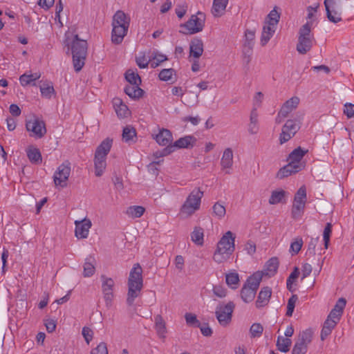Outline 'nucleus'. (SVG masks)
<instances>
[{"label":"nucleus","mask_w":354,"mask_h":354,"mask_svg":"<svg viewBox=\"0 0 354 354\" xmlns=\"http://www.w3.org/2000/svg\"><path fill=\"white\" fill-rule=\"evenodd\" d=\"M142 269L139 263L133 265L131 270L128 279V292L127 297V304L131 307L136 298L138 297L143 287Z\"/></svg>","instance_id":"obj_1"},{"label":"nucleus","mask_w":354,"mask_h":354,"mask_svg":"<svg viewBox=\"0 0 354 354\" xmlns=\"http://www.w3.org/2000/svg\"><path fill=\"white\" fill-rule=\"evenodd\" d=\"M131 18L122 10H118L113 16L111 41L114 44H120L127 35L130 26Z\"/></svg>","instance_id":"obj_2"},{"label":"nucleus","mask_w":354,"mask_h":354,"mask_svg":"<svg viewBox=\"0 0 354 354\" xmlns=\"http://www.w3.org/2000/svg\"><path fill=\"white\" fill-rule=\"evenodd\" d=\"M235 236L231 231H227L217 244L213 259L217 263L226 261L234 250Z\"/></svg>","instance_id":"obj_3"},{"label":"nucleus","mask_w":354,"mask_h":354,"mask_svg":"<svg viewBox=\"0 0 354 354\" xmlns=\"http://www.w3.org/2000/svg\"><path fill=\"white\" fill-rule=\"evenodd\" d=\"M71 51L75 71L79 72L82 70L85 64L87 54L86 41L80 39L78 35H75L71 43Z\"/></svg>","instance_id":"obj_4"},{"label":"nucleus","mask_w":354,"mask_h":354,"mask_svg":"<svg viewBox=\"0 0 354 354\" xmlns=\"http://www.w3.org/2000/svg\"><path fill=\"white\" fill-rule=\"evenodd\" d=\"M204 194L200 188H194L187 196L185 201L180 209V215L189 217L200 209L201 199Z\"/></svg>","instance_id":"obj_5"},{"label":"nucleus","mask_w":354,"mask_h":354,"mask_svg":"<svg viewBox=\"0 0 354 354\" xmlns=\"http://www.w3.org/2000/svg\"><path fill=\"white\" fill-rule=\"evenodd\" d=\"M312 25V22L308 21L299 28L297 50L301 55L307 53L313 47L314 36L311 33Z\"/></svg>","instance_id":"obj_6"},{"label":"nucleus","mask_w":354,"mask_h":354,"mask_svg":"<svg viewBox=\"0 0 354 354\" xmlns=\"http://www.w3.org/2000/svg\"><path fill=\"white\" fill-rule=\"evenodd\" d=\"M262 280V274L256 272L250 277L241 290V297L245 303L252 301Z\"/></svg>","instance_id":"obj_7"},{"label":"nucleus","mask_w":354,"mask_h":354,"mask_svg":"<svg viewBox=\"0 0 354 354\" xmlns=\"http://www.w3.org/2000/svg\"><path fill=\"white\" fill-rule=\"evenodd\" d=\"M348 0H324V6L328 19L334 24L342 21V14Z\"/></svg>","instance_id":"obj_8"},{"label":"nucleus","mask_w":354,"mask_h":354,"mask_svg":"<svg viewBox=\"0 0 354 354\" xmlns=\"http://www.w3.org/2000/svg\"><path fill=\"white\" fill-rule=\"evenodd\" d=\"M300 128V118L288 120L282 127L281 133L279 135L280 144L283 145L290 140L297 133Z\"/></svg>","instance_id":"obj_9"},{"label":"nucleus","mask_w":354,"mask_h":354,"mask_svg":"<svg viewBox=\"0 0 354 354\" xmlns=\"http://www.w3.org/2000/svg\"><path fill=\"white\" fill-rule=\"evenodd\" d=\"M199 15H202V14L198 12L197 15H192L185 24L180 26L181 30L179 32L185 35H192L201 32L204 26V18L198 17Z\"/></svg>","instance_id":"obj_10"},{"label":"nucleus","mask_w":354,"mask_h":354,"mask_svg":"<svg viewBox=\"0 0 354 354\" xmlns=\"http://www.w3.org/2000/svg\"><path fill=\"white\" fill-rule=\"evenodd\" d=\"M234 307L235 305L232 301L225 305L220 304L216 307V317L221 325L227 326L231 322Z\"/></svg>","instance_id":"obj_11"},{"label":"nucleus","mask_w":354,"mask_h":354,"mask_svg":"<svg viewBox=\"0 0 354 354\" xmlns=\"http://www.w3.org/2000/svg\"><path fill=\"white\" fill-rule=\"evenodd\" d=\"M71 171V162L68 160L64 161L60 165L53 176V180L56 186L65 187L67 185L66 181L68 179Z\"/></svg>","instance_id":"obj_12"},{"label":"nucleus","mask_w":354,"mask_h":354,"mask_svg":"<svg viewBox=\"0 0 354 354\" xmlns=\"http://www.w3.org/2000/svg\"><path fill=\"white\" fill-rule=\"evenodd\" d=\"M26 130L30 132V136L35 138H41L46 133L44 122L37 118H33L26 121Z\"/></svg>","instance_id":"obj_13"},{"label":"nucleus","mask_w":354,"mask_h":354,"mask_svg":"<svg viewBox=\"0 0 354 354\" xmlns=\"http://www.w3.org/2000/svg\"><path fill=\"white\" fill-rule=\"evenodd\" d=\"M101 279L102 289L105 304L107 308H110L112 306L113 299V287L115 283L113 279L106 277L104 275L101 276Z\"/></svg>","instance_id":"obj_14"},{"label":"nucleus","mask_w":354,"mask_h":354,"mask_svg":"<svg viewBox=\"0 0 354 354\" xmlns=\"http://www.w3.org/2000/svg\"><path fill=\"white\" fill-rule=\"evenodd\" d=\"M75 235L77 239L87 238L92 224L88 218H84L82 221H75Z\"/></svg>","instance_id":"obj_15"},{"label":"nucleus","mask_w":354,"mask_h":354,"mask_svg":"<svg viewBox=\"0 0 354 354\" xmlns=\"http://www.w3.org/2000/svg\"><path fill=\"white\" fill-rule=\"evenodd\" d=\"M308 152V149L298 147L289 154L288 161L294 165L301 166V169L302 170L305 167V163L301 162V160Z\"/></svg>","instance_id":"obj_16"},{"label":"nucleus","mask_w":354,"mask_h":354,"mask_svg":"<svg viewBox=\"0 0 354 354\" xmlns=\"http://www.w3.org/2000/svg\"><path fill=\"white\" fill-rule=\"evenodd\" d=\"M157 143L161 146H171L173 136L171 131L166 129L160 130L159 133L154 136Z\"/></svg>","instance_id":"obj_17"},{"label":"nucleus","mask_w":354,"mask_h":354,"mask_svg":"<svg viewBox=\"0 0 354 354\" xmlns=\"http://www.w3.org/2000/svg\"><path fill=\"white\" fill-rule=\"evenodd\" d=\"M196 142V138L193 136H186L183 138H180L177 140L174 145L170 147H174V151L175 148L184 149V148H192Z\"/></svg>","instance_id":"obj_18"},{"label":"nucleus","mask_w":354,"mask_h":354,"mask_svg":"<svg viewBox=\"0 0 354 354\" xmlns=\"http://www.w3.org/2000/svg\"><path fill=\"white\" fill-rule=\"evenodd\" d=\"M299 102L300 100L297 96H293L289 100H286L283 104L279 110L281 111V113H284L286 116H288L292 111H293L297 108Z\"/></svg>","instance_id":"obj_19"},{"label":"nucleus","mask_w":354,"mask_h":354,"mask_svg":"<svg viewBox=\"0 0 354 354\" xmlns=\"http://www.w3.org/2000/svg\"><path fill=\"white\" fill-rule=\"evenodd\" d=\"M203 53V43L201 39L194 38L189 46V55L191 57L198 59Z\"/></svg>","instance_id":"obj_20"},{"label":"nucleus","mask_w":354,"mask_h":354,"mask_svg":"<svg viewBox=\"0 0 354 354\" xmlns=\"http://www.w3.org/2000/svg\"><path fill=\"white\" fill-rule=\"evenodd\" d=\"M271 295L272 290L270 288L266 286L261 288L256 301L257 308H259L266 306L270 301Z\"/></svg>","instance_id":"obj_21"},{"label":"nucleus","mask_w":354,"mask_h":354,"mask_svg":"<svg viewBox=\"0 0 354 354\" xmlns=\"http://www.w3.org/2000/svg\"><path fill=\"white\" fill-rule=\"evenodd\" d=\"M300 171H301V166L294 165L288 162L286 165L279 170L277 174V178L283 179Z\"/></svg>","instance_id":"obj_22"},{"label":"nucleus","mask_w":354,"mask_h":354,"mask_svg":"<svg viewBox=\"0 0 354 354\" xmlns=\"http://www.w3.org/2000/svg\"><path fill=\"white\" fill-rule=\"evenodd\" d=\"M276 27L277 26H270L269 24L264 23L260 40L262 46H266L273 36L276 30Z\"/></svg>","instance_id":"obj_23"},{"label":"nucleus","mask_w":354,"mask_h":354,"mask_svg":"<svg viewBox=\"0 0 354 354\" xmlns=\"http://www.w3.org/2000/svg\"><path fill=\"white\" fill-rule=\"evenodd\" d=\"M279 263V262L277 257H272L266 262L265 269L261 273L262 275L266 274L268 277L274 276L277 271Z\"/></svg>","instance_id":"obj_24"},{"label":"nucleus","mask_w":354,"mask_h":354,"mask_svg":"<svg viewBox=\"0 0 354 354\" xmlns=\"http://www.w3.org/2000/svg\"><path fill=\"white\" fill-rule=\"evenodd\" d=\"M113 140L110 138H106L97 147L95 151V156L106 158V156L111 150Z\"/></svg>","instance_id":"obj_25"},{"label":"nucleus","mask_w":354,"mask_h":354,"mask_svg":"<svg viewBox=\"0 0 354 354\" xmlns=\"http://www.w3.org/2000/svg\"><path fill=\"white\" fill-rule=\"evenodd\" d=\"M41 77L40 73L27 74L24 73L19 77V82L22 86L35 85V81Z\"/></svg>","instance_id":"obj_26"},{"label":"nucleus","mask_w":354,"mask_h":354,"mask_svg":"<svg viewBox=\"0 0 354 354\" xmlns=\"http://www.w3.org/2000/svg\"><path fill=\"white\" fill-rule=\"evenodd\" d=\"M258 117L257 109L253 108L250 113V123L248 124V131L252 135L256 134L259 131Z\"/></svg>","instance_id":"obj_27"},{"label":"nucleus","mask_w":354,"mask_h":354,"mask_svg":"<svg viewBox=\"0 0 354 354\" xmlns=\"http://www.w3.org/2000/svg\"><path fill=\"white\" fill-rule=\"evenodd\" d=\"M233 165V151L231 148H227L223 151L221 165L222 169H230Z\"/></svg>","instance_id":"obj_28"},{"label":"nucleus","mask_w":354,"mask_h":354,"mask_svg":"<svg viewBox=\"0 0 354 354\" xmlns=\"http://www.w3.org/2000/svg\"><path fill=\"white\" fill-rule=\"evenodd\" d=\"M337 323L335 322V321H333V319H330L327 317V319L325 320L322 331L320 337L322 340H324L330 333H332L333 330L335 328Z\"/></svg>","instance_id":"obj_29"},{"label":"nucleus","mask_w":354,"mask_h":354,"mask_svg":"<svg viewBox=\"0 0 354 354\" xmlns=\"http://www.w3.org/2000/svg\"><path fill=\"white\" fill-rule=\"evenodd\" d=\"M122 140L129 144L131 142H136V131L134 127L129 125L123 129Z\"/></svg>","instance_id":"obj_30"},{"label":"nucleus","mask_w":354,"mask_h":354,"mask_svg":"<svg viewBox=\"0 0 354 354\" xmlns=\"http://www.w3.org/2000/svg\"><path fill=\"white\" fill-rule=\"evenodd\" d=\"M228 0H214L212 12L214 17L221 16L227 4Z\"/></svg>","instance_id":"obj_31"},{"label":"nucleus","mask_w":354,"mask_h":354,"mask_svg":"<svg viewBox=\"0 0 354 354\" xmlns=\"http://www.w3.org/2000/svg\"><path fill=\"white\" fill-rule=\"evenodd\" d=\"M95 260L94 258L90 257L86 259L85 262L84 263V272L83 274L84 277H90L95 273Z\"/></svg>","instance_id":"obj_32"},{"label":"nucleus","mask_w":354,"mask_h":354,"mask_svg":"<svg viewBox=\"0 0 354 354\" xmlns=\"http://www.w3.org/2000/svg\"><path fill=\"white\" fill-rule=\"evenodd\" d=\"M114 107L118 117L126 118L129 114V111L127 105L123 104L120 99L114 100Z\"/></svg>","instance_id":"obj_33"},{"label":"nucleus","mask_w":354,"mask_h":354,"mask_svg":"<svg viewBox=\"0 0 354 354\" xmlns=\"http://www.w3.org/2000/svg\"><path fill=\"white\" fill-rule=\"evenodd\" d=\"M125 93L131 98H139L143 94V90L139 87L138 85L129 84L124 88Z\"/></svg>","instance_id":"obj_34"},{"label":"nucleus","mask_w":354,"mask_h":354,"mask_svg":"<svg viewBox=\"0 0 354 354\" xmlns=\"http://www.w3.org/2000/svg\"><path fill=\"white\" fill-rule=\"evenodd\" d=\"M94 164L95 176H101L106 167V158L95 155Z\"/></svg>","instance_id":"obj_35"},{"label":"nucleus","mask_w":354,"mask_h":354,"mask_svg":"<svg viewBox=\"0 0 354 354\" xmlns=\"http://www.w3.org/2000/svg\"><path fill=\"white\" fill-rule=\"evenodd\" d=\"M27 156L29 160L33 164H39L42 158L39 150L35 147H29L26 150Z\"/></svg>","instance_id":"obj_36"},{"label":"nucleus","mask_w":354,"mask_h":354,"mask_svg":"<svg viewBox=\"0 0 354 354\" xmlns=\"http://www.w3.org/2000/svg\"><path fill=\"white\" fill-rule=\"evenodd\" d=\"M155 328L160 337H165L167 332L165 322L161 315L155 317Z\"/></svg>","instance_id":"obj_37"},{"label":"nucleus","mask_w":354,"mask_h":354,"mask_svg":"<svg viewBox=\"0 0 354 354\" xmlns=\"http://www.w3.org/2000/svg\"><path fill=\"white\" fill-rule=\"evenodd\" d=\"M305 206L306 203L303 202L293 201L291 213L294 219H299L301 217Z\"/></svg>","instance_id":"obj_38"},{"label":"nucleus","mask_w":354,"mask_h":354,"mask_svg":"<svg viewBox=\"0 0 354 354\" xmlns=\"http://www.w3.org/2000/svg\"><path fill=\"white\" fill-rule=\"evenodd\" d=\"M292 344L290 339L284 337L283 336H279L277 341V346L279 351L283 353H287L290 350V347Z\"/></svg>","instance_id":"obj_39"},{"label":"nucleus","mask_w":354,"mask_h":354,"mask_svg":"<svg viewBox=\"0 0 354 354\" xmlns=\"http://www.w3.org/2000/svg\"><path fill=\"white\" fill-rule=\"evenodd\" d=\"M125 79L130 84L139 86L141 84V78L136 72V70H127L125 73Z\"/></svg>","instance_id":"obj_40"},{"label":"nucleus","mask_w":354,"mask_h":354,"mask_svg":"<svg viewBox=\"0 0 354 354\" xmlns=\"http://www.w3.org/2000/svg\"><path fill=\"white\" fill-rule=\"evenodd\" d=\"M255 39V31L251 30H247L245 32V48H248V52L252 51Z\"/></svg>","instance_id":"obj_41"},{"label":"nucleus","mask_w":354,"mask_h":354,"mask_svg":"<svg viewBox=\"0 0 354 354\" xmlns=\"http://www.w3.org/2000/svg\"><path fill=\"white\" fill-rule=\"evenodd\" d=\"M203 229L200 227H196L191 234L192 241L198 245H203Z\"/></svg>","instance_id":"obj_42"},{"label":"nucleus","mask_w":354,"mask_h":354,"mask_svg":"<svg viewBox=\"0 0 354 354\" xmlns=\"http://www.w3.org/2000/svg\"><path fill=\"white\" fill-rule=\"evenodd\" d=\"M313 338V332L310 329H306L302 331L299 336L298 341L299 344L305 345L308 347V345L311 342Z\"/></svg>","instance_id":"obj_43"},{"label":"nucleus","mask_w":354,"mask_h":354,"mask_svg":"<svg viewBox=\"0 0 354 354\" xmlns=\"http://www.w3.org/2000/svg\"><path fill=\"white\" fill-rule=\"evenodd\" d=\"M145 211V209L142 206H131L127 209V214L133 218H140L143 215Z\"/></svg>","instance_id":"obj_44"},{"label":"nucleus","mask_w":354,"mask_h":354,"mask_svg":"<svg viewBox=\"0 0 354 354\" xmlns=\"http://www.w3.org/2000/svg\"><path fill=\"white\" fill-rule=\"evenodd\" d=\"M303 240L301 237L295 238L290 243L289 252L292 256L299 253L303 245Z\"/></svg>","instance_id":"obj_45"},{"label":"nucleus","mask_w":354,"mask_h":354,"mask_svg":"<svg viewBox=\"0 0 354 354\" xmlns=\"http://www.w3.org/2000/svg\"><path fill=\"white\" fill-rule=\"evenodd\" d=\"M225 281L227 284L233 289L237 288L239 282V274L236 272H230L226 274Z\"/></svg>","instance_id":"obj_46"},{"label":"nucleus","mask_w":354,"mask_h":354,"mask_svg":"<svg viewBox=\"0 0 354 354\" xmlns=\"http://www.w3.org/2000/svg\"><path fill=\"white\" fill-rule=\"evenodd\" d=\"M280 18V15L278 13V12L274 9L270 11V12L267 16L265 24H269L270 26H277Z\"/></svg>","instance_id":"obj_47"},{"label":"nucleus","mask_w":354,"mask_h":354,"mask_svg":"<svg viewBox=\"0 0 354 354\" xmlns=\"http://www.w3.org/2000/svg\"><path fill=\"white\" fill-rule=\"evenodd\" d=\"M285 194L286 192L283 190L273 191L269 198V203L274 205L281 202L283 198L285 196Z\"/></svg>","instance_id":"obj_48"},{"label":"nucleus","mask_w":354,"mask_h":354,"mask_svg":"<svg viewBox=\"0 0 354 354\" xmlns=\"http://www.w3.org/2000/svg\"><path fill=\"white\" fill-rule=\"evenodd\" d=\"M213 214L215 216H216L218 219L223 218L225 214H226V209L225 207L218 202L216 203L213 207Z\"/></svg>","instance_id":"obj_49"},{"label":"nucleus","mask_w":354,"mask_h":354,"mask_svg":"<svg viewBox=\"0 0 354 354\" xmlns=\"http://www.w3.org/2000/svg\"><path fill=\"white\" fill-rule=\"evenodd\" d=\"M263 331V326L259 323L253 324L250 328V337L252 338L260 337Z\"/></svg>","instance_id":"obj_50"},{"label":"nucleus","mask_w":354,"mask_h":354,"mask_svg":"<svg viewBox=\"0 0 354 354\" xmlns=\"http://www.w3.org/2000/svg\"><path fill=\"white\" fill-rule=\"evenodd\" d=\"M299 274V269H298V268L295 267L287 279V281H286L287 288L290 292L294 291V290L292 289V285L294 283V281L298 278Z\"/></svg>","instance_id":"obj_51"},{"label":"nucleus","mask_w":354,"mask_h":354,"mask_svg":"<svg viewBox=\"0 0 354 354\" xmlns=\"http://www.w3.org/2000/svg\"><path fill=\"white\" fill-rule=\"evenodd\" d=\"M298 300V297L297 295H292L291 297L288 299L287 304V311L286 315L288 317H291L294 312V309L295 307L296 302Z\"/></svg>","instance_id":"obj_52"},{"label":"nucleus","mask_w":354,"mask_h":354,"mask_svg":"<svg viewBox=\"0 0 354 354\" xmlns=\"http://www.w3.org/2000/svg\"><path fill=\"white\" fill-rule=\"evenodd\" d=\"M40 91L43 96L50 98L54 93V88L50 83H44L40 86Z\"/></svg>","instance_id":"obj_53"},{"label":"nucleus","mask_w":354,"mask_h":354,"mask_svg":"<svg viewBox=\"0 0 354 354\" xmlns=\"http://www.w3.org/2000/svg\"><path fill=\"white\" fill-rule=\"evenodd\" d=\"M306 189L304 185L301 186L296 192L294 201L306 203Z\"/></svg>","instance_id":"obj_54"},{"label":"nucleus","mask_w":354,"mask_h":354,"mask_svg":"<svg viewBox=\"0 0 354 354\" xmlns=\"http://www.w3.org/2000/svg\"><path fill=\"white\" fill-rule=\"evenodd\" d=\"M152 59L153 61L151 63V66L152 68L157 67L160 63L167 59L166 55L158 53H154Z\"/></svg>","instance_id":"obj_55"},{"label":"nucleus","mask_w":354,"mask_h":354,"mask_svg":"<svg viewBox=\"0 0 354 354\" xmlns=\"http://www.w3.org/2000/svg\"><path fill=\"white\" fill-rule=\"evenodd\" d=\"M174 73V70L173 68H165L160 72L158 77L162 81H168L171 80Z\"/></svg>","instance_id":"obj_56"},{"label":"nucleus","mask_w":354,"mask_h":354,"mask_svg":"<svg viewBox=\"0 0 354 354\" xmlns=\"http://www.w3.org/2000/svg\"><path fill=\"white\" fill-rule=\"evenodd\" d=\"M186 323L189 326H194L199 327L200 322L197 319L196 316L192 313H187L185 315Z\"/></svg>","instance_id":"obj_57"},{"label":"nucleus","mask_w":354,"mask_h":354,"mask_svg":"<svg viewBox=\"0 0 354 354\" xmlns=\"http://www.w3.org/2000/svg\"><path fill=\"white\" fill-rule=\"evenodd\" d=\"M332 232V225L330 223H328L325 226L324 233H323V238L324 241V245L325 248H327L329 241H330V236Z\"/></svg>","instance_id":"obj_58"},{"label":"nucleus","mask_w":354,"mask_h":354,"mask_svg":"<svg viewBox=\"0 0 354 354\" xmlns=\"http://www.w3.org/2000/svg\"><path fill=\"white\" fill-rule=\"evenodd\" d=\"M187 10V4L185 2H183L182 3H179L176 6L175 12L177 15L178 17L183 18L186 14Z\"/></svg>","instance_id":"obj_59"},{"label":"nucleus","mask_w":354,"mask_h":354,"mask_svg":"<svg viewBox=\"0 0 354 354\" xmlns=\"http://www.w3.org/2000/svg\"><path fill=\"white\" fill-rule=\"evenodd\" d=\"M346 299L341 297L337 301L335 305L334 306V307L332 310L343 314L344 309L346 306Z\"/></svg>","instance_id":"obj_60"},{"label":"nucleus","mask_w":354,"mask_h":354,"mask_svg":"<svg viewBox=\"0 0 354 354\" xmlns=\"http://www.w3.org/2000/svg\"><path fill=\"white\" fill-rule=\"evenodd\" d=\"M91 354H108L106 344L100 343L96 348L91 351Z\"/></svg>","instance_id":"obj_61"},{"label":"nucleus","mask_w":354,"mask_h":354,"mask_svg":"<svg viewBox=\"0 0 354 354\" xmlns=\"http://www.w3.org/2000/svg\"><path fill=\"white\" fill-rule=\"evenodd\" d=\"M307 350L306 346L296 342L293 346L292 354H305Z\"/></svg>","instance_id":"obj_62"},{"label":"nucleus","mask_w":354,"mask_h":354,"mask_svg":"<svg viewBox=\"0 0 354 354\" xmlns=\"http://www.w3.org/2000/svg\"><path fill=\"white\" fill-rule=\"evenodd\" d=\"M82 335H83L85 341L88 344L93 339V330L90 328L84 326L82 328Z\"/></svg>","instance_id":"obj_63"},{"label":"nucleus","mask_w":354,"mask_h":354,"mask_svg":"<svg viewBox=\"0 0 354 354\" xmlns=\"http://www.w3.org/2000/svg\"><path fill=\"white\" fill-rule=\"evenodd\" d=\"M344 113L348 118H354V104L346 103L344 105Z\"/></svg>","instance_id":"obj_64"}]
</instances>
